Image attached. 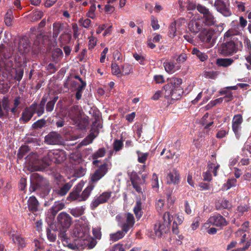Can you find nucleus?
I'll return each instance as SVG.
<instances>
[{
	"mask_svg": "<svg viewBox=\"0 0 251 251\" xmlns=\"http://www.w3.org/2000/svg\"><path fill=\"white\" fill-rule=\"evenodd\" d=\"M79 223L83 225V227L80 226L75 227L73 230L75 237H78L76 243L79 246L84 247L88 246L90 248H93L97 244L96 240L92 237L90 234V226L85 216L81 217L78 220Z\"/></svg>",
	"mask_w": 251,
	"mask_h": 251,
	"instance_id": "1",
	"label": "nucleus"
},
{
	"mask_svg": "<svg viewBox=\"0 0 251 251\" xmlns=\"http://www.w3.org/2000/svg\"><path fill=\"white\" fill-rule=\"evenodd\" d=\"M173 217L169 212H165L161 220L156 222L154 226V230L156 236L162 237L164 234L169 230L170 226L172 221Z\"/></svg>",
	"mask_w": 251,
	"mask_h": 251,
	"instance_id": "2",
	"label": "nucleus"
},
{
	"mask_svg": "<svg viewBox=\"0 0 251 251\" xmlns=\"http://www.w3.org/2000/svg\"><path fill=\"white\" fill-rule=\"evenodd\" d=\"M66 152L62 150H50L43 158L45 164L49 165L50 162L55 164H61L66 159Z\"/></svg>",
	"mask_w": 251,
	"mask_h": 251,
	"instance_id": "3",
	"label": "nucleus"
},
{
	"mask_svg": "<svg viewBox=\"0 0 251 251\" xmlns=\"http://www.w3.org/2000/svg\"><path fill=\"white\" fill-rule=\"evenodd\" d=\"M224 39L226 42L223 47V50L226 55H233L242 46V43L238 37L230 36L226 38L224 36Z\"/></svg>",
	"mask_w": 251,
	"mask_h": 251,
	"instance_id": "4",
	"label": "nucleus"
},
{
	"mask_svg": "<svg viewBox=\"0 0 251 251\" xmlns=\"http://www.w3.org/2000/svg\"><path fill=\"white\" fill-rule=\"evenodd\" d=\"M110 167L111 163L110 162L104 163L100 165L95 172L91 175L90 182L93 184L98 182L105 176Z\"/></svg>",
	"mask_w": 251,
	"mask_h": 251,
	"instance_id": "5",
	"label": "nucleus"
},
{
	"mask_svg": "<svg viewBox=\"0 0 251 251\" xmlns=\"http://www.w3.org/2000/svg\"><path fill=\"white\" fill-rule=\"evenodd\" d=\"M182 82L181 78L172 77L169 80V82L163 87V94L166 98H169L171 96L174 86L180 85Z\"/></svg>",
	"mask_w": 251,
	"mask_h": 251,
	"instance_id": "6",
	"label": "nucleus"
},
{
	"mask_svg": "<svg viewBox=\"0 0 251 251\" xmlns=\"http://www.w3.org/2000/svg\"><path fill=\"white\" fill-rule=\"evenodd\" d=\"M214 34V30L211 28H203L199 34V38L202 42L208 44L209 47H212L214 45L213 37Z\"/></svg>",
	"mask_w": 251,
	"mask_h": 251,
	"instance_id": "7",
	"label": "nucleus"
},
{
	"mask_svg": "<svg viewBox=\"0 0 251 251\" xmlns=\"http://www.w3.org/2000/svg\"><path fill=\"white\" fill-rule=\"evenodd\" d=\"M84 185V182L81 181L74 188L73 191L69 194L68 200L70 201H82L81 194H80Z\"/></svg>",
	"mask_w": 251,
	"mask_h": 251,
	"instance_id": "8",
	"label": "nucleus"
},
{
	"mask_svg": "<svg viewBox=\"0 0 251 251\" xmlns=\"http://www.w3.org/2000/svg\"><path fill=\"white\" fill-rule=\"evenodd\" d=\"M243 122L242 116L240 114L235 115L232 121V128L237 139H239L241 136L240 130L241 124Z\"/></svg>",
	"mask_w": 251,
	"mask_h": 251,
	"instance_id": "9",
	"label": "nucleus"
},
{
	"mask_svg": "<svg viewBox=\"0 0 251 251\" xmlns=\"http://www.w3.org/2000/svg\"><path fill=\"white\" fill-rule=\"evenodd\" d=\"M205 224L224 226L227 225V222L222 216L219 214H215L209 218Z\"/></svg>",
	"mask_w": 251,
	"mask_h": 251,
	"instance_id": "10",
	"label": "nucleus"
},
{
	"mask_svg": "<svg viewBox=\"0 0 251 251\" xmlns=\"http://www.w3.org/2000/svg\"><path fill=\"white\" fill-rule=\"evenodd\" d=\"M180 179V176L179 172L175 168L169 170L166 174L167 184L177 185L179 183Z\"/></svg>",
	"mask_w": 251,
	"mask_h": 251,
	"instance_id": "11",
	"label": "nucleus"
},
{
	"mask_svg": "<svg viewBox=\"0 0 251 251\" xmlns=\"http://www.w3.org/2000/svg\"><path fill=\"white\" fill-rule=\"evenodd\" d=\"M163 66L165 71L169 74H173L181 68V65L176 62L174 59H166L163 63Z\"/></svg>",
	"mask_w": 251,
	"mask_h": 251,
	"instance_id": "12",
	"label": "nucleus"
},
{
	"mask_svg": "<svg viewBox=\"0 0 251 251\" xmlns=\"http://www.w3.org/2000/svg\"><path fill=\"white\" fill-rule=\"evenodd\" d=\"M231 27L225 33V37L228 38L230 36H234L237 37V35L241 34L244 29L240 26L236 20L233 21L231 23Z\"/></svg>",
	"mask_w": 251,
	"mask_h": 251,
	"instance_id": "13",
	"label": "nucleus"
},
{
	"mask_svg": "<svg viewBox=\"0 0 251 251\" xmlns=\"http://www.w3.org/2000/svg\"><path fill=\"white\" fill-rule=\"evenodd\" d=\"M58 224L63 228H68L72 224V218L65 212L60 213L57 217Z\"/></svg>",
	"mask_w": 251,
	"mask_h": 251,
	"instance_id": "14",
	"label": "nucleus"
},
{
	"mask_svg": "<svg viewBox=\"0 0 251 251\" xmlns=\"http://www.w3.org/2000/svg\"><path fill=\"white\" fill-rule=\"evenodd\" d=\"M129 176L133 187L138 193H142L143 183L140 177L138 176L137 173L132 172L129 174Z\"/></svg>",
	"mask_w": 251,
	"mask_h": 251,
	"instance_id": "15",
	"label": "nucleus"
},
{
	"mask_svg": "<svg viewBox=\"0 0 251 251\" xmlns=\"http://www.w3.org/2000/svg\"><path fill=\"white\" fill-rule=\"evenodd\" d=\"M37 108L36 103L32 104L28 108H25L22 113V116L20 120L24 123L29 121L32 117L34 114L35 113L36 110Z\"/></svg>",
	"mask_w": 251,
	"mask_h": 251,
	"instance_id": "16",
	"label": "nucleus"
},
{
	"mask_svg": "<svg viewBox=\"0 0 251 251\" xmlns=\"http://www.w3.org/2000/svg\"><path fill=\"white\" fill-rule=\"evenodd\" d=\"M111 193L109 192H105L102 193L99 197H97L92 201L91 207L92 209H95L100 204L106 202L110 198Z\"/></svg>",
	"mask_w": 251,
	"mask_h": 251,
	"instance_id": "17",
	"label": "nucleus"
},
{
	"mask_svg": "<svg viewBox=\"0 0 251 251\" xmlns=\"http://www.w3.org/2000/svg\"><path fill=\"white\" fill-rule=\"evenodd\" d=\"M45 142L48 145H58L61 142V136L56 132H50L45 137Z\"/></svg>",
	"mask_w": 251,
	"mask_h": 251,
	"instance_id": "18",
	"label": "nucleus"
},
{
	"mask_svg": "<svg viewBox=\"0 0 251 251\" xmlns=\"http://www.w3.org/2000/svg\"><path fill=\"white\" fill-rule=\"evenodd\" d=\"M80 115V109L78 106L72 107L68 111V117L72 121L74 125L78 122Z\"/></svg>",
	"mask_w": 251,
	"mask_h": 251,
	"instance_id": "19",
	"label": "nucleus"
},
{
	"mask_svg": "<svg viewBox=\"0 0 251 251\" xmlns=\"http://www.w3.org/2000/svg\"><path fill=\"white\" fill-rule=\"evenodd\" d=\"M203 24L199 20H192L188 24L189 31L194 35L198 33L202 28Z\"/></svg>",
	"mask_w": 251,
	"mask_h": 251,
	"instance_id": "20",
	"label": "nucleus"
},
{
	"mask_svg": "<svg viewBox=\"0 0 251 251\" xmlns=\"http://www.w3.org/2000/svg\"><path fill=\"white\" fill-rule=\"evenodd\" d=\"M28 210L32 213L37 212L39 210V203L34 196L30 197L27 201Z\"/></svg>",
	"mask_w": 251,
	"mask_h": 251,
	"instance_id": "21",
	"label": "nucleus"
},
{
	"mask_svg": "<svg viewBox=\"0 0 251 251\" xmlns=\"http://www.w3.org/2000/svg\"><path fill=\"white\" fill-rule=\"evenodd\" d=\"M85 206H77L69 209V213L74 217L76 218L82 215L85 210Z\"/></svg>",
	"mask_w": 251,
	"mask_h": 251,
	"instance_id": "22",
	"label": "nucleus"
},
{
	"mask_svg": "<svg viewBox=\"0 0 251 251\" xmlns=\"http://www.w3.org/2000/svg\"><path fill=\"white\" fill-rule=\"evenodd\" d=\"M215 206L217 210L228 209L231 207V203L228 200L223 199L218 200L216 202Z\"/></svg>",
	"mask_w": 251,
	"mask_h": 251,
	"instance_id": "23",
	"label": "nucleus"
},
{
	"mask_svg": "<svg viewBox=\"0 0 251 251\" xmlns=\"http://www.w3.org/2000/svg\"><path fill=\"white\" fill-rule=\"evenodd\" d=\"M12 240L13 243L17 245L18 249L23 248L26 245L24 239L18 234L12 235Z\"/></svg>",
	"mask_w": 251,
	"mask_h": 251,
	"instance_id": "24",
	"label": "nucleus"
},
{
	"mask_svg": "<svg viewBox=\"0 0 251 251\" xmlns=\"http://www.w3.org/2000/svg\"><path fill=\"white\" fill-rule=\"evenodd\" d=\"M180 85L174 86L171 96L170 97L172 100H176L179 99L183 93V89L180 86Z\"/></svg>",
	"mask_w": 251,
	"mask_h": 251,
	"instance_id": "25",
	"label": "nucleus"
},
{
	"mask_svg": "<svg viewBox=\"0 0 251 251\" xmlns=\"http://www.w3.org/2000/svg\"><path fill=\"white\" fill-rule=\"evenodd\" d=\"M105 154V149L104 148H101L99 149L92 155V158L94 160V161H93V164L94 165H97L100 161L99 160H97V159L98 158L103 157Z\"/></svg>",
	"mask_w": 251,
	"mask_h": 251,
	"instance_id": "26",
	"label": "nucleus"
},
{
	"mask_svg": "<svg viewBox=\"0 0 251 251\" xmlns=\"http://www.w3.org/2000/svg\"><path fill=\"white\" fill-rule=\"evenodd\" d=\"M95 185L89 183L88 186L83 191L81 194V200L82 201H86L90 196L92 191L93 190Z\"/></svg>",
	"mask_w": 251,
	"mask_h": 251,
	"instance_id": "27",
	"label": "nucleus"
},
{
	"mask_svg": "<svg viewBox=\"0 0 251 251\" xmlns=\"http://www.w3.org/2000/svg\"><path fill=\"white\" fill-rule=\"evenodd\" d=\"M21 98L16 97L13 100V106L11 108L10 112L15 116L18 115L20 111L18 110L19 106L21 103Z\"/></svg>",
	"mask_w": 251,
	"mask_h": 251,
	"instance_id": "28",
	"label": "nucleus"
},
{
	"mask_svg": "<svg viewBox=\"0 0 251 251\" xmlns=\"http://www.w3.org/2000/svg\"><path fill=\"white\" fill-rule=\"evenodd\" d=\"M73 181L72 180L65 183L58 190L57 194L61 196H65L72 187L73 183Z\"/></svg>",
	"mask_w": 251,
	"mask_h": 251,
	"instance_id": "29",
	"label": "nucleus"
},
{
	"mask_svg": "<svg viewBox=\"0 0 251 251\" xmlns=\"http://www.w3.org/2000/svg\"><path fill=\"white\" fill-rule=\"evenodd\" d=\"M203 20L205 25L208 26L215 25L216 22L215 18L211 12H210L204 16H203Z\"/></svg>",
	"mask_w": 251,
	"mask_h": 251,
	"instance_id": "30",
	"label": "nucleus"
},
{
	"mask_svg": "<svg viewBox=\"0 0 251 251\" xmlns=\"http://www.w3.org/2000/svg\"><path fill=\"white\" fill-rule=\"evenodd\" d=\"M125 231H126V230H123L122 229V230L118 231L115 233L110 234L109 240L113 242H115L122 239L125 235Z\"/></svg>",
	"mask_w": 251,
	"mask_h": 251,
	"instance_id": "31",
	"label": "nucleus"
},
{
	"mask_svg": "<svg viewBox=\"0 0 251 251\" xmlns=\"http://www.w3.org/2000/svg\"><path fill=\"white\" fill-rule=\"evenodd\" d=\"M124 146L123 142L121 140H115L113 143V151L109 152V156H111L113 155L114 151L117 152L120 151Z\"/></svg>",
	"mask_w": 251,
	"mask_h": 251,
	"instance_id": "32",
	"label": "nucleus"
},
{
	"mask_svg": "<svg viewBox=\"0 0 251 251\" xmlns=\"http://www.w3.org/2000/svg\"><path fill=\"white\" fill-rule=\"evenodd\" d=\"M233 62V60L231 58H218L216 60V64L218 66L227 67Z\"/></svg>",
	"mask_w": 251,
	"mask_h": 251,
	"instance_id": "33",
	"label": "nucleus"
},
{
	"mask_svg": "<svg viewBox=\"0 0 251 251\" xmlns=\"http://www.w3.org/2000/svg\"><path fill=\"white\" fill-rule=\"evenodd\" d=\"M135 219L132 214L127 213L126 214V232L131 229L134 225Z\"/></svg>",
	"mask_w": 251,
	"mask_h": 251,
	"instance_id": "34",
	"label": "nucleus"
},
{
	"mask_svg": "<svg viewBox=\"0 0 251 251\" xmlns=\"http://www.w3.org/2000/svg\"><path fill=\"white\" fill-rule=\"evenodd\" d=\"M192 52L193 54L196 55L202 62L205 61L208 58V56L205 53L201 52L196 48L193 49Z\"/></svg>",
	"mask_w": 251,
	"mask_h": 251,
	"instance_id": "35",
	"label": "nucleus"
},
{
	"mask_svg": "<svg viewBox=\"0 0 251 251\" xmlns=\"http://www.w3.org/2000/svg\"><path fill=\"white\" fill-rule=\"evenodd\" d=\"M91 6L90 8L86 13L87 17L94 19L96 17L95 11L96 10V5L94 3V1H90Z\"/></svg>",
	"mask_w": 251,
	"mask_h": 251,
	"instance_id": "36",
	"label": "nucleus"
},
{
	"mask_svg": "<svg viewBox=\"0 0 251 251\" xmlns=\"http://www.w3.org/2000/svg\"><path fill=\"white\" fill-rule=\"evenodd\" d=\"M142 203L140 200H138L136 201V205L134 207L133 210L134 214H135L137 219H140L142 215Z\"/></svg>",
	"mask_w": 251,
	"mask_h": 251,
	"instance_id": "37",
	"label": "nucleus"
},
{
	"mask_svg": "<svg viewBox=\"0 0 251 251\" xmlns=\"http://www.w3.org/2000/svg\"><path fill=\"white\" fill-rule=\"evenodd\" d=\"M62 29V26L60 23H54L53 24V37L57 38Z\"/></svg>",
	"mask_w": 251,
	"mask_h": 251,
	"instance_id": "38",
	"label": "nucleus"
},
{
	"mask_svg": "<svg viewBox=\"0 0 251 251\" xmlns=\"http://www.w3.org/2000/svg\"><path fill=\"white\" fill-rule=\"evenodd\" d=\"M138 156V161L142 164H145L149 155L148 152H142L139 151H136Z\"/></svg>",
	"mask_w": 251,
	"mask_h": 251,
	"instance_id": "39",
	"label": "nucleus"
},
{
	"mask_svg": "<svg viewBox=\"0 0 251 251\" xmlns=\"http://www.w3.org/2000/svg\"><path fill=\"white\" fill-rule=\"evenodd\" d=\"M237 180L235 178H232L228 179L226 182L223 185V189L224 190H227L230 188L235 186Z\"/></svg>",
	"mask_w": 251,
	"mask_h": 251,
	"instance_id": "40",
	"label": "nucleus"
},
{
	"mask_svg": "<svg viewBox=\"0 0 251 251\" xmlns=\"http://www.w3.org/2000/svg\"><path fill=\"white\" fill-rule=\"evenodd\" d=\"M13 16V13L11 10H9L5 14L4 22L7 26H10L12 25Z\"/></svg>",
	"mask_w": 251,
	"mask_h": 251,
	"instance_id": "41",
	"label": "nucleus"
},
{
	"mask_svg": "<svg viewBox=\"0 0 251 251\" xmlns=\"http://www.w3.org/2000/svg\"><path fill=\"white\" fill-rule=\"evenodd\" d=\"M65 207L63 202L57 201L55 202L51 207L52 212L53 214L57 213L59 211L63 209Z\"/></svg>",
	"mask_w": 251,
	"mask_h": 251,
	"instance_id": "42",
	"label": "nucleus"
},
{
	"mask_svg": "<svg viewBox=\"0 0 251 251\" xmlns=\"http://www.w3.org/2000/svg\"><path fill=\"white\" fill-rule=\"evenodd\" d=\"M112 73L113 75L121 76L122 75V71L120 69L119 65L116 63H112L111 64Z\"/></svg>",
	"mask_w": 251,
	"mask_h": 251,
	"instance_id": "43",
	"label": "nucleus"
},
{
	"mask_svg": "<svg viewBox=\"0 0 251 251\" xmlns=\"http://www.w3.org/2000/svg\"><path fill=\"white\" fill-rule=\"evenodd\" d=\"M29 45L27 42H23V40L20 41L19 44L18 49L21 53H25L28 51Z\"/></svg>",
	"mask_w": 251,
	"mask_h": 251,
	"instance_id": "44",
	"label": "nucleus"
},
{
	"mask_svg": "<svg viewBox=\"0 0 251 251\" xmlns=\"http://www.w3.org/2000/svg\"><path fill=\"white\" fill-rule=\"evenodd\" d=\"M86 83H82L79 84L76 88V92L75 94V98L77 100H79L81 98L82 93L83 90L85 88Z\"/></svg>",
	"mask_w": 251,
	"mask_h": 251,
	"instance_id": "45",
	"label": "nucleus"
},
{
	"mask_svg": "<svg viewBox=\"0 0 251 251\" xmlns=\"http://www.w3.org/2000/svg\"><path fill=\"white\" fill-rule=\"evenodd\" d=\"M78 23L83 27L88 28L91 25V21L89 19L81 18L79 19Z\"/></svg>",
	"mask_w": 251,
	"mask_h": 251,
	"instance_id": "46",
	"label": "nucleus"
},
{
	"mask_svg": "<svg viewBox=\"0 0 251 251\" xmlns=\"http://www.w3.org/2000/svg\"><path fill=\"white\" fill-rule=\"evenodd\" d=\"M13 70L15 74V75L13 76V79L14 80L20 81L23 76L24 71L22 69L17 70L13 69Z\"/></svg>",
	"mask_w": 251,
	"mask_h": 251,
	"instance_id": "47",
	"label": "nucleus"
},
{
	"mask_svg": "<svg viewBox=\"0 0 251 251\" xmlns=\"http://www.w3.org/2000/svg\"><path fill=\"white\" fill-rule=\"evenodd\" d=\"M63 55L62 50L59 48L55 49L52 53V58L53 61H57V59L60 58Z\"/></svg>",
	"mask_w": 251,
	"mask_h": 251,
	"instance_id": "48",
	"label": "nucleus"
},
{
	"mask_svg": "<svg viewBox=\"0 0 251 251\" xmlns=\"http://www.w3.org/2000/svg\"><path fill=\"white\" fill-rule=\"evenodd\" d=\"M43 16V12L41 11H36L33 12L31 15V20L36 21L40 20Z\"/></svg>",
	"mask_w": 251,
	"mask_h": 251,
	"instance_id": "49",
	"label": "nucleus"
},
{
	"mask_svg": "<svg viewBox=\"0 0 251 251\" xmlns=\"http://www.w3.org/2000/svg\"><path fill=\"white\" fill-rule=\"evenodd\" d=\"M70 38L71 37L69 35L66 33H63L60 36L59 41L62 45H64L69 42Z\"/></svg>",
	"mask_w": 251,
	"mask_h": 251,
	"instance_id": "50",
	"label": "nucleus"
},
{
	"mask_svg": "<svg viewBox=\"0 0 251 251\" xmlns=\"http://www.w3.org/2000/svg\"><path fill=\"white\" fill-rule=\"evenodd\" d=\"M197 9L200 13L203 15V16L211 12L208 8L201 4H198L197 6Z\"/></svg>",
	"mask_w": 251,
	"mask_h": 251,
	"instance_id": "51",
	"label": "nucleus"
},
{
	"mask_svg": "<svg viewBox=\"0 0 251 251\" xmlns=\"http://www.w3.org/2000/svg\"><path fill=\"white\" fill-rule=\"evenodd\" d=\"M47 235L49 240L50 241L54 242L55 241L56 239V234L54 233V231L52 232L51 230L48 228L47 229Z\"/></svg>",
	"mask_w": 251,
	"mask_h": 251,
	"instance_id": "52",
	"label": "nucleus"
},
{
	"mask_svg": "<svg viewBox=\"0 0 251 251\" xmlns=\"http://www.w3.org/2000/svg\"><path fill=\"white\" fill-rule=\"evenodd\" d=\"M208 167L209 171L212 172L214 176H217V170L219 168L220 165L219 164L215 165L213 163H211L208 164Z\"/></svg>",
	"mask_w": 251,
	"mask_h": 251,
	"instance_id": "53",
	"label": "nucleus"
},
{
	"mask_svg": "<svg viewBox=\"0 0 251 251\" xmlns=\"http://www.w3.org/2000/svg\"><path fill=\"white\" fill-rule=\"evenodd\" d=\"M246 230L239 229L236 232V236L238 237H241L240 243H243L245 241L246 234L245 233Z\"/></svg>",
	"mask_w": 251,
	"mask_h": 251,
	"instance_id": "54",
	"label": "nucleus"
},
{
	"mask_svg": "<svg viewBox=\"0 0 251 251\" xmlns=\"http://www.w3.org/2000/svg\"><path fill=\"white\" fill-rule=\"evenodd\" d=\"M176 24L172 23L169 28V34L170 37L174 38L176 36Z\"/></svg>",
	"mask_w": 251,
	"mask_h": 251,
	"instance_id": "55",
	"label": "nucleus"
},
{
	"mask_svg": "<svg viewBox=\"0 0 251 251\" xmlns=\"http://www.w3.org/2000/svg\"><path fill=\"white\" fill-rule=\"evenodd\" d=\"M88 48L89 50L93 49L97 44V39L96 37L91 36L89 38Z\"/></svg>",
	"mask_w": 251,
	"mask_h": 251,
	"instance_id": "56",
	"label": "nucleus"
},
{
	"mask_svg": "<svg viewBox=\"0 0 251 251\" xmlns=\"http://www.w3.org/2000/svg\"><path fill=\"white\" fill-rule=\"evenodd\" d=\"M151 25L153 30H156L160 28L157 19L153 16H151Z\"/></svg>",
	"mask_w": 251,
	"mask_h": 251,
	"instance_id": "57",
	"label": "nucleus"
},
{
	"mask_svg": "<svg viewBox=\"0 0 251 251\" xmlns=\"http://www.w3.org/2000/svg\"><path fill=\"white\" fill-rule=\"evenodd\" d=\"M116 218L118 222V225L122 227L123 230H126V223L124 222V218L122 216L118 215Z\"/></svg>",
	"mask_w": 251,
	"mask_h": 251,
	"instance_id": "58",
	"label": "nucleus"
},
{
	"mask_svg": "<svg viewBox=\"0 0 251 251\" xmlns=\"http://www.w3.org/2000/svg\"><path fill=\"white\" fill-rule=\"evenodd\" d=\"M218 73L214 71H207L204 74V77L207 78L215 79Z\"/></svg>",
	"mask_w": 251,
	"mask_h": 251,
	"instance_id": "59",
	"label": "nucleus"
},
{
	"mask_svg": "<svg viewBox=\"0 0 251 251\" xmlns=\"http://www.w3.org/2000/svg\"><path fill=\"white\" fill-rule=\"evenodd\" d=\"M221 95L226 94L224 97L225 100L226 102L231 100L233 99V95L231 92H227L226 90H222L220 92Z\"/></svg>",
	"mask_w": 251,
	"mask_h": 251,
	"instance_id": "60",
	"label": "nucleus"
},
{
	"mask_svg": "<svg viewBox=\"0 0 251 251\" xmlns=\"http://www.w3.org/2000/svg\"><path fill=\"white\" fill-rule=\"evenodd\" d=\"M217 11L225 17H228L231 14L230 10L226 7H221V9H219Z\"/></svg>",
	"mask_w": 251,
	"mask_h": 251,
	"instance_id": "61",
	"label": "nucleus"
},
{
	"mask_svg": "<svg viewBox=\"0 0 251 251\" xmlns=\"http://www.w3.org/2000/svg\"><path fill=\"white\" fill-rule=\"evenodd\" d=\"M187 58V56L185 53H182L180 54L177 57L176 61L177 63H179L180 65L181 63H183L186 61Z\"/></svg>",
	"mask_w": 251,
	"mask_h": 251,
	"instance_id": "62",
	"label": "nucleus"
},
{
	"mask_svg": "<svg viewBox=\"0 0 251 251\" xmlns=\"http://www.w3.org/2000/svg\"><path fill=\"white\" fill-rule=\"evenodd\" d=\"M45 124H46L45 120L44 119H41V120H39L37 121H36V122H35L32 125V126L33 128H42V127H43L44 126V125H45Z\"/></svg>",
	"mask_w": 251,
	"mask_h": 251,
	"instance_id": "63",
	"label": "nucleus"
},
{
	"mask_svg": "<svg viewBox=\"0 0 251 251\" xmlns=\"http://www.w3.org/2000/svg\"><path fill=\"white\" fill-rule=\"evenodd\" d=\"M214 6L217 10H219V9H221V7H226L225 2L222 0H216L215 1Z\"/></svg>",
	"mask_w": 251,
	"mask_h": 251,
	"instance_id": "64",
	"label": "nucleus"
}]
</instances>
